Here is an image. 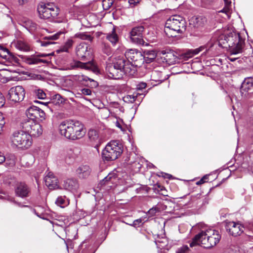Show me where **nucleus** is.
Returning <instances> with one entry per match:
<instances>
[{"instance_id":"obj_1","label":"nucleus","mask_w":253,"mask_h":253,"mask_svg":"<svg viewBox=\"0 0 253 253\" xmlns=\"http://www.w3.org/2000/svg\"><path fill=\"white\" fill-rule=\"evenodd\" d=\"M219 46L228 48L231 55H237L243 52L245 45V39L240 34L232 29L225 30L216 42Z\"/></svg>"},{"instance_id":"obj_2","label":"nucleus","mask_w":253,"mask_h":253,"mask_svg":"<svg viewBox=\"0 0 253 253\" xmlns=\"http://www.w3.org/2000/svg\"><path fill=\"white\" fill-rule=\"evenodd\" d=\"M106 73L109 78L119 79L124 74L133 76L135 74V69L126 57L118 56L114 59L113 63L107 64Z\"/></svg>"},{"instance_id":"obj_3","label":"nucleus","mask_w":253,"mask_h":253,"mask_svg":"<svg viewBox=\"0 0 253 253\" xmlns=\"http://www.w3.org/2000/svg\"><path fill=\"white\" fill-rule=\"evenodd\" d=\"M220 238L221 236L216 230L209 229L202 231L193 238L190 246L192 248L198 245L209 249L215 246L219 242Z\"/></svg>"},{"instance_id":"obj_4","label":"nucleus","mask_w":253,"mask_h":253,"mask_svg":"<svg viewBox=\"0 0 253 253\" xmlns=\"http://www.w3.org/2000/svg\"><path fill=\"white\" fill-rule=\"evenodd\" d=\"M186 29L185 20L180 15L171 16L166 22L165 33L169 37H176L183 34Z\"/></svg>"},{"instance_id":"obj_5","label":"nucleus","mask_w":253,"mask_h":253,"mask_svg":"<svg viewBox=\"0 0 253 253\" xmlns=\"http://www.w3.org/2000/svg\"><path fill=\"white\" fill-rule=\"evenodd\" d=\"M64 136L73 140L83 138L86 133V129L81 122L72 120L64 121Z\"/></svg>"},{"instance_id":"obj_6","label":"nucleus","mask_w":253,"mask_h":253,"mask_svg":"<svg viewBox=\"0 0 253 253\" xmlns=\"http://www.w3.org/2000/svg\"><path fill=\"white\" fill-rule=\"evenodd\" d=\"M123 152V146L118 141L113 140L108 143L102 151L104 161H112L116 160Z\"/></svg>"},{"instance_id":"obj_7","label":"nucleus","mask_w":253,"mask_h":253,"mask_svg":"<svg viewBox=\"0 0 253 253\" xmlns=\"http://www.w3.org/2000/svg\"><path fill=\"white\" fill-rule=\"evenodd\" d=\"M11 140L13 145L23 149L29 148L32 144L31 135L25 130L14 132L11 137Z\"/></svg>"},{"instance_id":"obj_8","label":"nucleus","mask_w":253,"mask_h":253,"mask_svg":"<svg viewBox=\"0 0 253 253\" xmlns=\"http://www.w3.org/2000/svg\"><path fill=\"white\" fill-rule=\"evenodd\" d=\"M37 10L40 18L43 19L57 18L60 11L59 8L49 3L40 4Z\"/></svg>"},{"instance_id":"obj_9","label":"nucleus","mask_w":253,"mask_h":253,"mask_svg":"<svg viewBox=\"0 0 253 253\" xmlns=\"http://www.w3.org/2000/svg\"><path fill=\"white\" fill-rule=\"evenodd\" d=\"M22 127L32 137H38L42 133L41 125L33 120H24L21 123Z\"/></svg>"},{"instance_id":"obj_10","label":"nucleus","mask_w":253,"mask_h":253,"mask_svg":"<svg viewBox=\"0 0 253 253\" xmlns=\"http://www.w3.org/2000/svg\"><path fill=\"white\" fill-rule=\"evenodd\" d=\"M124 57L128 60H131L132 62H130V64L134 67L135 69V73L136 72V67H139L143 63V54L137 49H129L127 50L125 52Z\"/></svg>"},{"instance_id":"obj_11","label":"nucleus","mask_w":253,"mask_h":253,"mask_svg":"<svg viewBox=\"0 0 253 253\" xmlns=\"http://www.w3.org/2000/svg\"><path fill=\"white\" fill-rule=\"evenodd\" d=\"M144 27L142 25L133 27L129 32V37L131 42L143 46H147L148 43L143 39Z\"/></svg>"},{"instance_id":"obj_12","label":"nucleus","mask_w":253,"mask_h":253,"mask_svg":"<svg viewBox=\"0 0 253 253\" xmlns=\"http://www.w3.org/2000/svg\"><path fill=\"white\" fill-rule=\"evenodd\" d=\"M25 94L24 88L20 85L11 87L8 92L9 100L15 103L22 101L24 99Z\"/></svg>"},{"instance_id":"obj_13","label":"nucleus","mask_w":253,"mask_h":253,"mask_svg":"<svg viewBox=\"0 0 253 253\" xmlns=\"http://www.w3.org/2000/svg\"><path fill=\"white\" fill-rule=\"evenodd\" d=\"M76 52L80 59L84 60L90 56L91 48L90 45L85 42H82L76 47Z\"/></svg>"},{"instance_id":"obj_14","label":"nucleus","mask_w":253,"mask_h":253,"mask_svg":"<svg viewBox=\"0 0 253 253\" xmlns=\"http://www.w3.org/2000/svg\"><path fill=\"white\" fill-rule=\"evenodd\" d=\"M76 67H80L82 69L91 70L95 73L99 72V70L97 66L95 63L91 61H89L86 63H83L80 61H74L71 64L70 67H67L64 68V70L72 69Z\"/></svg>"},{"instance_id":"obj_15","label":"nucleus","mask_w":253,"mask_h":253,"mask_svg":"<svg viewBox=\"0 0 253 253\" xmlns=\"http://www.w3.org/2000/svg\"><path fill=\"white\" fill-rule=\"evenodd\" d=\"M227 231L233 236L240 235L243 232L244 226L240 222H226Z\"/></svg>"},{"instance_id":"obj_16","label":"nucleus","mask_w":253,"mask_h":253,"mask_svg":"<svg viewBox=\"0 0 253 253\" xmlns=\"http://www.w3.org/2000/svg\"><path fill=\"white\" fill-rule=\"evenodd\" d=\"M161 54L163 55L162 58H164L165 62L169 65L174 64L178 61L179 58L177 53L173 50H162Z\"/></svg>"},{"instance_id":"obj_17","label":"nucleus","mask_w":253,"mask_h":253,"mask_svg":"<svg viewBox=\"0 0 253 253\" xmlns=\"http://www.w3.org/2000/svg\"><path fill=\"white\" fill-rule=\"evenodd\" d=\"M253 90V78H247L243 82L240 88V92L242 96H246L250 93V91Z\"/></svg>"},{"instance_id":"obj_18","label":"nucleus","mask_w":253,"mask_h":253,"mask_svg":"<svg viewBox=\"0 0 253 253\" xmlns=\"http://www.w3.org/2000/svg\"><path fill=\"white\" fill-rule=\"evenodd\" d=\"M45 185L50 189H55L59 188L58 180L53 173L49 172L44 177Z\"/></svg>"},{"instance_id":"obj_19","label":"nucleus","mask_w":253,"mask_h":253,"mask_svg":"<svg viewBox=\"0 0 253 253\" xmlns=\"http://www.w3.org/2000/svg\"><path fill=\"white\" fill-rule=\"evenodd\" d=\"M39 111L40 108L35 106H31L26 110V113L28 118L25 120H33L37 122Z\"/></svg>"},{"instance_id":"obj_20","label":"nucleus","mask_w":253,"mask_h":253,"mask_svg":"<svg viewBox=\"0 0 253 253\" xmlns=\"http://www.w3.org/2000/svg\"><path fill=\"white\" fill-rule=\"evenodd\" d=\"M91 169L87 165L80 166L76 170L78 176L80 178H86L89 176L91 173Z\"/></svg>"},{"instance_id":"obj_21","label":"nucleus","mask_w":253,"mask_h":253,"mask_svg":"<svg viewBox=\"0 0 253 253\" xmlns=\"http://www.w3.org/2000/svg\"><path fill=\"white\" fill-rule=\"evenodd\" d=\"M30 192L29 189L27 185L24 183H19L16 189V194L22 198L27 197Z\"/></svg>"},{"instance_id":"obj_22","label":"nucleus","mask_w":253,"mask_h":253,"mask_svg":"<svg viewBox=\"0 0 253 253\" xmlns=\"http://www.w3.org/2000/svg\"><path fill=\"white\" fill-rule=\"evenodd\" d=\"M207 23V19L205 17L199 16L193 17L190 20V24L194 28L200 29L203 27Z\"/></svg>"},{"instance_id":"obj_23","label":"nucleus","mask_w":253,"mask_h":253,"mask_svg":"<svg viewBox=\"0 0 253 253\" xmlns=\"http://www.w3.org/2000/svg\"><path fill=\"white\" fill-rule=\"evenodd\" d=\"M157 56L156 51L154 50H145L143 51V63L145 62L146 63L152 62Z\"/></svg>"},{"instance_id":"obj_24","label":"nucleus","mask_w":253,"mask_h":253,"mask_svg":"<svg viewBox=\"0 0 253 253\" xmlns=\"http://www.w3.org/2000/svg\"><path fill=\"white\" fill-rule=\"evenodd\" d=\"M13 44L17 49L21 51L27 52L30 50V45L24 41L17 40L14 42Z\"/></svg>"},{"instance_id":"obj_25","label":"nucleus","mask_w":253,"mask_h":253,"mask_svg":"<svg viewBox=\"0 0 253 253\" xmlns=\"http://www.w3.org/2000/svg\"><path fill=\"white\" fill-rule=\"evenodd\" d=\"M167 79L166 77H163L162 72L154 70L152 72L151 75V80L154 81L158 84H160Z\"/></svg>"},{"instance_id":"obj_26","label":"nucleus","mask_w":253,"mask_h":253,"mask_svg":"<svg viewBox=\"0 0 253 253\" xmlns=\"http://www.w3.org/2000/svg\"><path fill=\"white\" fill-rule=\"evenodd\" d=\"M78 187V182L76 179L74 178H69L64 182V189L69 191L76 190Z\"/></svg>"},{"instance_id":"obj_27","label":"nucleus","mask_w":253,"mask_h":253,"mask_svg":"<svg viewBox=\"0 0 253 253\" xmlns=\"http://www.w3.org/2000/svg\"><path fill=\"white\" fill-rule=\"evenodd\" d=\"M166 206L161 203H159L157 205L153 207L149 210L148 212V215L149 217L153 216L156 215V213L159 212L161 211L165 210Z\"/></svg>"},{"instance_id":"obj_28","label":"nucleus","mask_w":253,"mask_h":253,"mask_svg":"<svg viewBox=\"0 0 253 253\" xmlns=\"http://www.w3.org/2000/svg\"><path fill=\"white\" fill-rule=\"evenodd\" d=\"M155 242L157 247L160 249H164L168 244L167 238L165 236L160 237L159 235L155 238Z\"/></svg>"},{"instance_id":"obj_29","label":"nucleus","mask_w":253,"mask_h":253,"mask_svg":"<svg viewBox=\"0 0 253 253\" xmlns=\"http://www.w3.org/2000/svg\"><path fill=\"white\" fill-rule=\"evenodd\" d=\"M1 52H3L2 54L0 53V55L1 57L5 59H11L14 62H16L18 60L17 58L15 57L12 53H11L7 48L1 47Z\"/></svg>"},{"instance_id":"obj_30","label":"nucleus","mask_w":253,"mask_h":253,"mask_svg":"<svg viewBox=\"0 0 253 253\" xmlns=\"http://www.w3.org/2000/svg\"><path fill=\"white\" fill-rule=\"evenodd\" d=\"M106 38L113 45H115L116 43L118 42L119 38L117 34L116 33L115 28H113L111 33L107 35Z\"/></svg>"},{"instance_id":"obj_31","label":"nucleus","mask_w":253,"mask_h":253,"mask_svg":"<svg viewBox=\"0 0 253 253\" xmlns=\"http://www.w3.org/2000/svg\"><path fill=\"white\" fill-rule=\"evenodd\" d=\"M27 63L28 64H38L41 63H47V61L45 60L40 59L37 56L36 57H31L27 59Z\"/></svg>"},{"instance_id":"obj_32","label":"nucleus","mask_w":253,"mask_h":253,"mask_svg":"<svg viewBox=\"0 0 253 253\" xmlns=\"http://www.w3.org/2000/svg\"><path fill=\"white\" fill-rule=\"evenodd\" d=\"M16 161V156L14 154H9L5 157V162L6 165L9 167H13L15 165Z\"/></svg>"},{"instance_id":"obj_33","label":"nucleus","mask_w":253,"mask_h":253,"mask_svg":"<svg viewBox=\"0 0 253 253\" xmlns=\"http://www.w3.org/2000/svg\"><path fill=\"white\" fill-rule=\"evenodd\" d=\"M88 135L91 141L96 143L99 142V136L96 130L93 129L89 130L88 132Z\"/></svg>"},{"instance_id":"obj_34","label":"nucleus","mask_w":253,"mask_h":253,"mask_svg":"<svg viewBox=\"0 0 253 253\" xmlns=\"http://www.w3.org/2000/svg\"><path fill=\"white\" fill-rule=\"evenodd\" d=\"M71 78L73 80H74L77 82H78L79 83H82L84 81H87L88 80H89L90 81L93 82V80L90 79V78H88L86 76H85L83 75H74L72 76Z\"/></svg>"},{"instance_id":"obj_35","label":"nucleus","mask_w":253,"mask_h":253,"mask_svg":"<svg viewBox=\"0 0 253 253\" xmlns=\"http://www.w3.org/2000/svg\"><path fill=\"white\" fill-rule=\"evenodd\" d=\"M63 102L62 97L58 94L54 95L51 99V103L55 106H60Z\"/></svg>"},{"instance_id":"obj_36","label":"nucleus","mask_w":253,"mask_h":253,"mask_svg":"<svg viewBox=\"0 0 253 253\" xmlns=\"http://www.w3.org/2000/svg\"><path fill=\"white\" fill-rule=\"evenodd\" d=\"M26 28L31 32L36 30L37 24L30 20H28L25 23Z\"/></svg>"},{"instance_id":"obj_37","label":"nucleus","mask_w":253,"mask_h":253,"mask_svg":"<svg viewBox=\"0 0 253 253\" xmlns=\"http://www.w3.org/2000/svg\"><path fill=\"white\" fill-rule=\"evenodd\" d=\"M34 95L40 99H44L46 98V95L44 91L40 88L35 89L33 90Z\"/></svg>"},{"instance_id":"obj_38","label":"nucleus","mask_w":253,"mask_h":253,"mask_svg":"<svg viewBox=\"0 0 253 253\" xmlns=\"http://www.w3.org/2000/svg\"><path fill=\"white\" fill-rule=\"evenodd\" d=\"M76 155L74 152V150L70 149L67 151V156L66 158V162L70 164L73 161L75 158Z\"/></svg>"},{"instance_id":"obj_39","label":"nucleus","mask_w":253,"mask_h":253,"mask_svg":"<svg viewBox=\"0 0 253 253\" xmlns=\"http://www.w3.org/2000/svg\"><path fill=\"white\" fill-rule=\"evenodd\" d=\"M76 37L82 40L92 42L93 38L86 33H81L76 35Z\"/></svg>"},{"instance_id":"obj_40","label":"nucleus","mask_w":253,"mask_h":253,"mask_svg":"<svg viewBox=\"0 0 253 253\" xmlns=\"http://www.w3.org/2000/svg\"><path fill=\"white\" fill-rule=\"evenodd\" d=\"M74 42L72 39H68L64 43V52H70V50L72 48Z\"/></svg>"},{"instance_id":"obj_41","label":"nucleus","mask_w":253,"mask_h":253,"mask_svg":"<svg viewBox=\"0 0 253 253\" xmlns=\"http://www.w3.org/2000/svg\"><path fill=\"white\" fill-rule=\"evenodd\" d=\"M72 76L64 77V83L67 87H71L74 85L75 81L71 78Z\"/></svg>"},{"instance_id":"obj_42","label":"nucleus","mask_w":253,"mask_h":253,"mask_svg":"<svg viewBox=\"0 0 253 253\" xmlns=\"http://www.w3.org/2000/svg\"><path fill=\"white\" fill-rule=\"evenodd\" d=\"M190 250L186 245L183 246L178 249L176 253H190Z\"/></svg>"},{"instance_id":"obj_43","label":"nucleus","mask_w":253,"mask_h":253,"mask_svg":"<svg viewBox=\"0 0 253 253\" xmlns=\"http://www.w3.org/2000/svg\"><path fill=\"white\" fill-rule=\"evenodd\" d=\"M136 96L134 95H127L124 97V101L125 102H129L133 103L135 101Z\"/></svg>"},{"instance_id":"obj_44","label":"nucleus","mask_w":253,"mask_h":253,"mask_svg":"<svg viewBox=\"0 0 253 253\" xmlns=\"http://www.w3.org/2000/svg\"><path fill=\"white\" fill-rule=\"evenodd\" d=\"M46 115L45 113L40 108V111L39 112V116L37 119V121L42 122L45 120Z\"/></svg>"},{"instance_id":"obj_45","label":"nucleus","mask_w":253,"mask_h":253,"mask_svg":"<svg viewBox=\"0 0 253 253\" xmlns=\"http://www.w3.org/2000/svg\"><path fill=\"white\" fill-rule=\"evenodd\" d=\"M113 4V1L112 0H103L102 1V5L104 9L109 8Z\"/></svg>"},{"instance_id":"obj_46","label":"nucleus","mask_w":253,"mask_h":253,"mask_svg":"<svg viewBox=\"0 0 253 253\" xmlns=\"http://www.w3.org/2000/svg\"><path fill=\"white\" fill-rule=\"evenodd\" d=\"M199 51L200 50L198 49L188 51L186 53L185 56L187 58L192 57L194 55L197 54L199 52Z\"/></svg>"},{"instance_id":"obj_47","label":"nucleus","mask_w":253,"mask_h":253,"mask_svg":"<svg viewBox=\"0 0 253 253\" xmlns=\"http://www.w3.org/2000/svg\"><path fill=\"white\" fill-rule=\"evenodd\" d=\"M215 0H201L203 6L208 7L215 2Z\"/></svg>"},{"instance_id":"obj_48","label":"nucleus","mask_w":253,"mask_h":253,"mask_svg":"<svg viewBox=\"0 0 253 253\" xmlns=\"http://www.w3.org/2000/svg\"><path fill=\"white\" fill-rule=\"evenodd\" d=\"M103 51L104 53L108 55H110L112 53V50L110 46L104 45L103 48Z\"/></svg>"},{"instance_id":"obj_49","label":"nucleus","mask_w":253,"mask_h":253,"mask_svg":"<svg viewBox=\"0 0 253 253\" xmlns=\"http://www.w3.org/2000/svg\"><path fill=\"white\" fill-rule=\"evenodd\" d=\"M55 204L59 207L61 208H63V198L61 196L59 197L57 199Z\"/></svg>"},{"instance_id":"obj_50","label":"nucleus","mask_w":253,"mask_h":253,"mask_svg":"<svg viewBox=\"0 0 253 253\" xmlns=\"http://www.w3.org/2000/svg\"><path fill=\"white\" fill-rule=\"evenodd\" d=\"M81 94L85 95H90L91 94V91L89 88H83L81 90Z\"/></svg>"},{"instance_id":"obj_51","label":"nucleus","mask_w":253,"mask_h":253,"mask_svg":"<svg viewBox=\"0 0 253 253\" xmlns=\"http://www.w3.org/2000/svg\"><path fill=\"white\" fill-rule=\"evenodd\" d=\"M147 84L145 83H140L136 85V89L138 90H142L146 88Z\"/></svg>"},{"instance_id":"obj_52","label":"nucleus","mask_w":253,"mask_h":253,"mask_svg":"<svg viewBox=\"0 0 253 253\" xmlns=\"http://www.w3.org/2000/svg\"><path fill=\"white\" fill-rule=\"evenodd\" d=\"M61 34V33H57L53 36H50L49 37H45V39L48 40H57L59 36Z\"/></svg>"},{"instance_id":"obj_53","label":"nucleus","mask_w":253,"mask_h":253,"mask_svg":"<svg viewBox=\"0 0 253 253\" xmlns=\"http://www.w3.org/2000/svg\"><path fill=\"white\" fill-rule=\"evenodd\" d=\"M5 99L2 94L0 92V108L4 105Z\"/></svg>"},{"instance_id":"obj_54","label":"nucleus","mask_w":253,"mask_h":253,"mask_svg":"<svg viewBox=\"0 0 253 253\" xmlns=\"http://www.w3.org/2000/svg\"><path fill=\"white\" fill-rule=\"evenodd\" d=\"M126 223L127 224H128L129 225H131V226H134V227L136 228L140 225H141L142 224V222H133L132 224H129V223H127V222H126Z\"/></svg>"},{"instance_id":"obj_55","label":"nucleus","mask_w":253,"mask_h":253,"mask_svg":"<svg viewBox=\"0 0 253 253\" xmlns=\"http://www.w3.org/2000/svg\"><path fill=\"white\" fill-rule=\"evenodd\" d=\"M5 123L3 114L0 112V124L4 125Z\"/></svg>"},{"instance_id":"obj_56","label":"nucleus","mask_w":253,"mask_h":253,"mask_svg":"<svg viewBox=\"0 0 253 253\" xmlns=\"http://www.w3.org/2000/svg\"><path fill=\"white\" fill-rule=\"evenodd\" d=\"M5 156L1 152H0V164L3 163L5 162Z\"/></svg>"},{"instance_id":"obj_57","label":"nucleus","mask_w":253,"mask_h":253,"mask_svg":"<svg viewBox=\"0 0 253 253\" xmlns=\"http://www.w3.org/2000/svg\"><path fill=\"white\" fill-rule=\"evenodd\" d=\"M207 178L206 176H204L202 179L196 182L197 185H199L204 183L205 182V180Z\"/></svg>"},{"instance_id":"obj_58","label":"nucleus","mask_w":253,"mask_h":253,"mask_svg":"<svg viewBox=\"0 0 253 253\" xmlns=\"http://www.w3.org/2000/svg\"><path fill=\"white\" fill-rule=\"evenodd\" d=\"M140 0H128V2L130 5L134 6L136 4L139 2Z\"/></svg>"},{"instance_id":"obj_59","label":"nucleus","mask_w":253,"mask_h":253,"mask_svg":"<svg viewBox=\"0 0 253 253\" xmlns=\"http://www.w3.org/2000/svg\"><path fill=\"white\" fill-rule=\"evenodd\" d=\"M29 0H18V2L19 5H23L28 3Z\"/></svg>"},{"instance_id":"obj_60","label":"nucleus","mask_w":253,"mask_h":253,"mask_svg":"<svg viewBox=\"0 0 253 253\" xmlns=\"http://www.w3.org/2000/svg\"><path fill=\"white\" fill-rule=\"evenodd\" d=\"M112 177V174H109L106 177L104 178V180L105 182L110 181V180H111Z\"/></svg>"},{"instance_id":"obj_61","label":"nucleus","mask_w":253,"mask_h":253,"mask_svg":"<svg viewBox=\"0 0 253 253\" xmlns=\"http://www.w3.org/2000/svg\"><path fill=\"white\" fill-rule=\"evenodd\" d=\"M54 43L55 42H42V45L45 46H47L48 44H52V43Z\"/></svg>"},{"instance_id":"obj_62","label":"nucleus","mask_w":253,"mask_h":253,"mask_svg":"<svg viewBox=\"0 0 253 253\" xmlns=\"http://www.w3.org/2000/svg\"><path fill=\"white\" fill-rule=\"evenodd\" d=\"M164 175L163 176L166 178L170 179L172 177V175L171 174L164 173Z\"/></svg>"},{"instance_id":"obj_63","label":"nucleus","mask_w":253,"mask_h":253,"mask_svg":"<svg viewBox=\"0 0 253 253\" xmlns=\"http://www.w3.org/2000/svg\"><path fill=\"white\" fill-rule=\"evenodd\" d=\"M62 126H63V123L61 122L60 124L59 127V131L61 135H62Z\"/></svg>"},{"instance_id":"obj_64","label":"nucleus","mask_w":253,"mask_h":253,"mask_svg":"<svg viewBox=\"0 0 253 253\" xmlns=\"http://www.w3.org/2000/svg\"><path fill=\"white\" fill-rule=\"evenodd\" d=\"M51 54H38L37 55L38 57L39 58V57H45L46 56H47V55H50Z\"/></svg>"}]
</instances>
